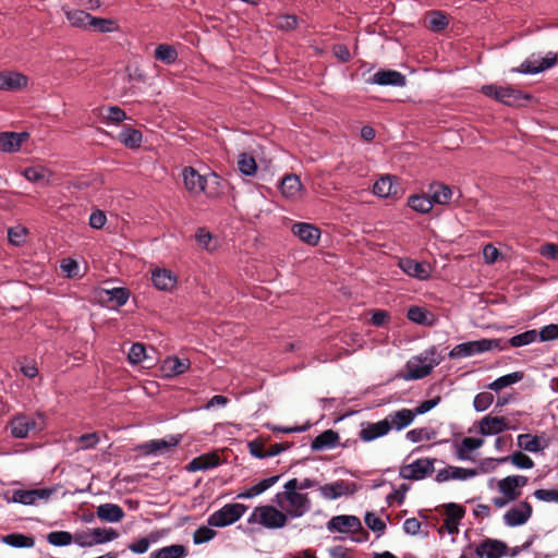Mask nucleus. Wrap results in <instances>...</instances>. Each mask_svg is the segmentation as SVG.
Wrapping results in <instances>:
<instances>
[{"mask_svg":"<svg viewBox=\"0 0 558 558\" xmlns=\"http://www.w3.org/2000/svg\"><path fill=\"white\" fill-rule=\"evenodd\" d=\"M272 502L287 513L288 520L302 518L312 509V500L308 494L295 489L293 481L284 483L283 490L275 495Z\"/></svg>","mask_w":558,"mask_h":558,"instance_id":"nucleus-1","label":"nucleus"},{"mask_svg":"<svg viewBox=\"0 0 558 558\" xmlns=\"http://www.w3.org/2000/svg\"><path fill=\"white\" fill-rule=\"evenodd\" d=\"M182 177L186 190L192 194L205 193L208 197H217L220 194V177L216 173L201 175L193 167H184Z\"/></svg>","mask_w":558,"mask_h":558,"instance_id":"nucleus-2","label":"nucleus"},{"mask_svg":"<svg viewBox=\"0 0 558 558\" xmlns=\"http://www.w3.org/2000/svg\"><path fill=\"white\" fill-rule=\"evenodd\" d=\"M247 522L258 524L269 530L282 529L288 523L287 513L276 505H264L255 507L250 514Z\"/></svg>","mask_w":558,"mask_h":558,"instance_id":"nucleus-3","label":"nucleus"},{"mask_svg":"<svg viewBox=\"0 0 558 558\" xmlns=\"http://www.w3.org/2000/svg\"><path fill=\"white\" fill-rule=\"evenodd\" d=\"M492 350H507V344L502 339H480L457 344L449 352L450 359H463L475 354L488 352Z\"/></svg>","mask_w":558,"mask_h":558,"instance_id":"nucleus-4","label":"nucleus"},{"mask_svg":"<svg viewBox=\"0 0 558 558\" xmlns=\"http://www.w3.org/2000/svg\"><path fill=\"white\" fill-rule=\"evenodd\" d=\"M481 92L485 96L494 98L495 100L507 106H518L522 102V100L530 99L529 95L509 86L489 84L482 86Z\"/></svg>","mask_w":558,"mask_h":558,"instance_id":"nucleus-5","label":"nucleus"},{"mask_svg":"<svg viewBox=\"0 0 558 558\" xmlns=\"http://www.w3.org/2000/svg\"><path fill=\"white\" fill-rule=\"evenodd\" d=\"M434 354L435 349L433 348L429 351H425V356H416L409 360L405 364L407 373L403 375V378L405 380H415L428 376L433 368L439 364L434 359H430V362L427 363L428 355L433 356Z\"/></svg>","mask_w":558,"mask_h":558,"instance_id":"nucleus-6","label":"nucleus"},{"mask_svg":"<svg viewBox=\"0 0 558 558\" xmlns=\"http://www.w3.org/2000/svg\"><path fill=\"white\" fill-rule=\"evenodd\" d=\"M247 510L243 504H228L211 513L207 520L209 526L223 527L235 523Z\"/></svg>","mask_w":558,"mask_h":558,"instance_id":"nucleus-7","label":"nucleus"},{"mask_svg":"<svg viewBox=\"0 0 558 558\" xmlns=\"http://www.w3.org/2000/svg\"><path fill=\"white\" fill-rule=\"evenodd\" d=\"M434 458H421L415 461L404 464L399 469V476L409 481H422L430 476L435 471Z\"/></svg>","mask_w":558,"mask_h":558,"instance_id":"nucleus-8","label":"nucleus"},{"mask_svg":"<svg viewBox=\"0 0 558 558\" xmlns=\"http://www.w3.org/2000/svg\"><path fill=\"white\" fill-rule=\"evenodd\" d=\"M57 493L56 487H41L34 489L13 490L9 501L24 506H36L39 502H47Z\"/></svg>","mask_w":558,"mask_h":558,"instance_id":"nucleus-9","label":"nucleus"},{"mask_svg":"<svg viewBox=\"0 0 558 558\" xmlns=\"http://www.w3.org/2000/svg\"><path fill=\"white\" fill-rule=\"evenodd\" d=\"M557 63L558 52H548L545 57L532 54L512 71L521 74H537L555 66Z\"/></svg>","mask_w":558,"mask_h":558,"instance_id":"nucleus-10","label":"nucleus"},{"mask_svg":"<svg viewBox=\"0 0 558 558\" xmlns=\"http://www.w3.org/2000/svg\"><path fill=\"white\" fill-rule=\"evenodd\" d=\"M529 480L524 475H508L497 482V489L507 499L518 500L522 495V489L526 486Z\"/></svg>","mask_w":558,"mask_h":558,"instance_id":"nucleus-11","label":"nucleus"},{"mask_svg":"<svg viewBox=\"0 0 558 558\" xmlns=\"http://www.w3.org/2000/svg\"><path fill=\"white\" fill-rule=\"evenodd\" d=\"M532 513L533 508L531 504L526 500H523L507 510L502 517V520L504 523L509 527L521 526L530 520Z\"/></svg>","mask_w":558,"mask_h":558,"instance_id":"nucleus-12","label":"nucleus"},{"mask_svg":"<svg viewBox=\"0 0 558 558\" xmlns=\"http://www.w3.org/2000/svg\"><path fill=\"white\" fill-rule=\"evenodd\" d=\"M181 441L180 435H171L168 438L153 439L138 446V449L144 454H162L169 452L172 448L179 445Z\"/></svg>","mask_w":558,"mask_h":558,"instance_id":"nucleus-13","label":"nucleus"},{"mask_svg":"<svg viewBox=\"0 0 558 558\" xmlns=\"http://www.w3.org/2000/svg\"><path fill=\"white\" fill-rule=\"evenodd\" d=\"M354 483H347L344 481H336L318 486V490L323 498L327 500L338 499L345 495H351L355 492Z\"/></svg>","mask_w":558,"mask_h":558,"instance_id":"nucleus-14","label":"nucleus"},{"mask_svg":"<svg viewBox=\"0 0 558 558\" xmlns=\"http://www.w3.org/2000/svg\"><path fill=\"white\" fill-rule=\"evenodd\" d=\"M369 84L380 86H399L407 84L405 75L396 70H379L368 78Z\"/></svg>","mask_w":558,"mask_h":558,"instance_id":"nucleus-15","label":"nucleus"},{"mask_svg":"<svg viewBox=\"0 0 558 558\" xmlns=\"http://www.w3.org/2000/svg\"><path fill=\"white\" fill-rule=\"evenodd\" d=\"M10 432L14 438H26L31 432L36 430V421L25 414L14 416L10 422Z\"/></svg>","mask_w":558,"mask_h":558,"instance_id":"nucleus-16","label":"nucleus"},{"mask_svg":"<svg viewBox=\"0 0 558 558\" xmlns=\"http://www.w3.org/2000/svg\"><path fill=\"white\" fill-rule=\"evenodd\" d=\"M478 474L475 469H464L459 466L449 465L447 468L438 470L435 481L444 483L450 480L466 481Z\"/></svg>","mask_w":558,"mask_h":558,"instance_id":"nucleus-17","label":"nucleus"},{"mask_svg":"<svg viewBox=\"0 0 558 558\" xmlns=\"http://www.w3.org/2000/svg\"><path fill=\"white\" fill-rule=\"evenodd\" d=\"M361 527V521L355 515H336L332 517L327 523V529L329 531H337L340 533L354 532L360 530Z\"/></svg>","mask_w":558,"mask_h":558,"instance_id":"nucleus-18","label":"nucleus"},{"mask_svg":"<svg viewBox=\"0 0 558 558\" xmlns=\"http://www.w3.org/2000/svg\"><path fill=\"white\" fill-rule=\"evenodd\" d=\"M93 112L101 123L107 125H116L128 119L125 111L118 106L98 107Z\"/></svg>","mask_w":558,"mask_h":558,"instance_id":"nucleus-19","label":"nucleus"},{"mask_svg":"<svg viewBox=\"0 0 558 558\" xmlns=\"http://www.w3.org/2000/svg\"><path fill=\"white\" fill-rule=\"evenodd\" d=\"M292 233L307 245L315 246L320 239V230L312 223L296 222L291 228Z\"/></svg>","mask_w":558,"mask_h":558,"instance_id":"nucleus-20","label":"nucleus"},{"mask_svg":"<svg viewBox=\"0 0 558 558\" xmlns=\"http://www.w3.org/2000/svg\"><path fill=\"white\" fill-rule=\"evenodd\" d=\"M398 266L404 274L418 280H427L430 276L427 265L412 258H400Z\"/></svg>","mask_w":558,"mask_h":558,"instance_id":"nucleus-21","label":"nucleus"},{"mask_svg":"<svg viewBox=\"0 0 558 558\" xmlns=\"http://www.w3.org/2000/svg\"><path fill=\"white\" fill-rule=\"evenodd\" d=\"M507 544L498 539H486L475 549L480 558H501L506 555Z\"/></svg>","mask_w":558,"mask_h":558,"instance_id":"nucleus-22","label":"nucleus"},{"mask_svg":"<svg viewBox=\"0 0 558 558\" xmlns=\"http://www.w3.org/2000/svg\"><path fill=\"white\" fill-rule=\"evenodd\" d=\"M415 418V413H413L412 409H401L398 411H393L389 413L385 421L388 422V425L390 426V430H402L405 427L410 426Z\"/></svg>","mask_w":558,"mask_h":558,"instance_id":"nucleus-23","label":"nucleus"},{"mask_svg":"<svg viewBox=\"0 0 558 558\" xmlns=\"http://www.w3.org/2000/svg\"><path fill=\"white\" fill-rule=\"evenodd\" d=\"M151 281L160 291H172L178 282L177 276L169 269L156 268L151 272Z\"/></svg>","mask_w":558,"mask_h":558,"instance_id":"nucleus-24","label":"nucleus"},{"mask_svg":"<svg viewBox=\"0 0 558 558\" xmlns=\"http://www.w3.org/2000/svg\"><path fill=\"white\" fill-rule=\"evenodd\" d=\"M484 444L482 438L465 437L460 442H454V454L459 461L473 460L471 452L481 448Z\"/></svg>","mask_w":558,"mask_h":558,"instance_id":"nucleus-25","label":"nucleus"},{"mask_svg":"<svg viewBox=\"0 0 558 558\" xmlns=\"http://www.w3.org/2000/svg\"><path fill=\"white\" fill-rule=\"evenodd\" d=\"M26 132H2L0 133V150L3 153H15L20 150L22 143L28 138Z\"/></svg>","mask_w":558,"mask_h":558,"instance_id":"nucleus-26","label":"nucleus"},{"mask_svg":"<svg viewBox=\"0 0 558 558\" xmlns=\"http://www.w3.org/2000/svg\"><path fill=\"white\" fill-rule=\"evenodd\" d=\"M389 432L390 426L388 425V422H386L384 418L376 423H368L365 426H363L359 433V437L361 440L368 442L379 437L386 436Z\"/></svg>","mask_w":558,"mask_h":558,"instance_id":"nucleus-27","label":"nucleus"},{"mask_svg":"<svg viewBox=\"0 0 558 558\" xmlns=\"http://www.w3.org/2000/svg\"><path fill=\"white\" fill-rule=\"evenodd\" d=\"M509 429L505 417L486 415L480 423V433L484 436L497 435Z\"/></svg>","mask_w":558,"mask_h":558,"instance_id":"nucleus-28","label":"nucleus"},{"mask_svg":"<svg viewBox=\"0 0 558 558\" xmlns=\"http://www.w3.org/2000/svg\"><path fill=\"white\" fill-rule=\"evenodd\" d=\"M28 78L22 73L4 71L0 72V89L17 90L27 86Z\"/></svg>","mask_w":558,"mask_h":558,"instance_id":"nucleus-29","label":"nucleus"},{"mask_svg":"<svg viewBox=\"0 0 558 558\" xmlns=\"http://www.w3.org/2000/svg\"><path fill=\"white\" fill-rule=\"evenodd\" d=\"M191 367L189 359H180L178 356H168L162 363V372L167 377H175L184 374Z\"/></svg>","mask_w":558,"mask_h":558,"instance_id":"nucleus-30","label":"nucleus"},{"mask_svg":"<svg viewBox=\"0 0 558 558\" xmlns=\"http://www.w3.org/2000/svg\"><path fill=\"white\" fill-rule=\"evenodd\" d=\"M220 464V458L216 452L205 453L194 458L186 465L189 472L207 471Z\"/></svg>","mask_w":558,"mask_h":558,"instance_id":"nucleus-31","label":"nucleus"},{"mask_svg":"<svg viewBox=\"0 0 558 558\" xmlns=\"http://www.w3.org/2000/svg\"><path fill=\"white\" fill-rule=\"evenodd\" d=\"M96 514L98 519L109 523H116L124 518L123 509L117 504H101L97 507Z\"/></svg>","mask_w":558,"mask_h":558,"instance_id":"nucleus-32","label":"nucleus"},{"mask_svg":"<svg viewBox=\"0 0 558 558\" xmlns=\"http://www.w3.org/2000/svg\"><path fill=\"white\" fill-rule=\"evenodd\" d=\"M66 20L72 27L87 29L90 23V14L84 10L70 9L69 7H62Z\"/></svg>","mask_w":558,"mask_h":558,"instance_id":"nucleus-33","label":"nucleus"},{"mask_svg":"<svg viewBox=\"0 0 558 558\" xmlns=\"http://www.w3.org/2000/svg\"><path fill=\"white\" fill-rule=\"evenodd\" d=\"M22 174L27 181L43 185L49 184L52 175L51 171L43 166L25 168Z\"/></svg>","mask_w":558,"mask_h":558,"instance_id":"nucleus-34","label":"nucleus"},{"mask_svg":"<svg viewBox=\"0 0 558 558\" xmlns=\"http://www.w3.org/2000/svg\"><path fill=\"white\" fill-rule=\"evenodd\" d=\"M407 317L410 322L421 326H433L436 320L434 314L417 305H413L408 308Z\"/></svg>","mask_w":558,"mask_h":558,"instance_id":"nucleus-35","label":"nucleus"},{"mask_svg":"<svg viewBox=\"0 0 558 558\" xmlns=\"http://www.w3.org/2000/svg\"><path fill=\"white\" fill-rule=\"evenodd\" d=\"M339 441V435L332 429H327L319 434L311 444L314 451L333 448Z\"/></svg>","mask_w":558,"mask_h":558,"instance_id":"nucleus-36","label":"nucleus"},{"mask_svg":"<svg viewBox=\"0 0 558 558\" xmlns=\"http://www.w3.org/2000/svg\"><path fill=\"white\" fill-rule=\"evenodd\" d=\"M187 549L181 544H173L156 549L150 553L148 558H185Z\"/></svg>","mask_w":558,"mask_h":558,"instance_id":"nucleus-37","label":"nucleus"},{"mask_svg":"<svg viewBox=\"0 0 558 558\" xmlns=\"http://www.w3.org/2000/svg\"><path fill=\"white\" fill-rule=\"evenodd\" d=\"M429 195L433 203L445 205L448 204L452 197L451 189L439 182H434L429 185Z\"/></svg>","mask_w":558,"mask_h":558,"instance_id":"nucleus-38","label":"nucleus"},{"mask_svg":"<svg viewBox=\"0 0 558 558\" xmlns=\"http://www.w3.org/2000/svg\"><path fill=\"white\" fill-rule=\"evenodd\" d=\"M118 140L128 148H138L143 142V134L141 131L128 126L119 133Z\"/></svg>","mask_w":558,"mask_h":558,"instance_id":"nucleus-39","label":"nucleus"},{"mask_svg":"<svg viewBox=\"0 0 558 558\" xmlns=\"http://www.w3.org/2000/svg\"><path fill=\"white\" fill-rule=\"evenodd\" d=\"M302 189V183L296 174H287L280 184V190L283 196L288 198L295 197Z\"/></svg>","mask_w":558,"mask_h":558,"instance_id":"nucleus-40","label":"nucleus"},{"mask_svg":"<svg viewBox=\"0 0 558 558\" xmlns=\"http://www.w3.org/2000/svg\"><path fill=\"white\" fill-rule=\"evenodd\" d=\"M2 542L14 548H32L35 545V538L22 533H11L2 537Z\"/></svg>","mask_w":558,"mask_h":558,"instance_id":"nucleus-41","label":"nucleus"},{"mask_svg":"<svg viewBox=\"0 0 558 558\" xmlns=\"http://www.w3.org/2000/svg\"><path fill=\"white\" fill-rule=\"evenodd\" d=\"M373 193L379 197H389L397 193L390 175L381 177L373 185Z\"/></svg>","mask_w":558,"mask_h":558,"instance_id":"nucleus-42","label":"nucleus"},{"mask_svg":"<svg viewBox=\"0 0 558 558\" xmlns=\"http://www.w3.org/2000/svg\"><path fill=\"white\" fill-rule=\"evenodd\" d=\"M436 436L437 430L432 427L413 428L405 434V438L413 444L433 440Z\"/></svg>","mask_w":558,"mask_h":558,"instance_id":"nucleus-43","label":"nucleus"},{"mask_svg":"<svg viewBox=\"0 0 558 558\" xmlns=\"http://www.w3.org/2000/svg\"><path fill=\"white\" fill-rule=\"evenodd\" d=\"M523 378V373L514 372L504 376L498 377L493 383L488 385V388L494 391H499L506 387L514 385L519 383Z\"/></svg>","mask_w":558,"mask_h":558,"instance_id":"nucleus-44","label":"nucleus"},{"mask_svg":"<svg viewBox=\"0 0 558 558\" xmlns=\"http://www.w3.org/2000/svg\"><path fill=\"white\" fill-rule=\"evenodd\" d=\"M155 58L165 64H173L178 59V51L171 45L161 44L155 49Z\"/></svg>","mask_w":558,"mask_h":558,"instance_id":"nucleus-45","label":"nucleus"},{"mask_svg":"<svg viewBox=\"0 0 558 558\" xmlns=\"http://www.w3.org/2000/svg\"><path fill=\"white\" fill-rule=\"evenodd\" d=\"M433 201L430 195H412L408 199V205L415 211L421 214H427L433 208Z\"/></svg>","mask_w":558,"mask_h":558,"instance_id":"nucleus-46","label":"nucleus"},{"mask_svg":"<svg viewBox=\"0 0 558 558\" xmlns=\"http://www.w3.org/2000/svg\"><path fill=\"white\" fill-rule=\"evenodd\" d=\"M89 21L90 23L88 28L98 31L100 33H112L119 29L117 22L111 19L96 17L90 15Z\"/></svg>","mask_w":558,"mask_h":558,"instance_id":"nucleus-47","label":"nucleus"},{"mask_svg":"<svg viewBox=\"0 0 558 558\" xmlns=\"http://www.w3.org/2000/svg\"><path fill=\"white\" fill-rule=\"evenodd\" d=\"M102 293L107 296L106 300L108 302H111L117 306L124 305L130 298V291L126 288L106 289Z\"/></svg>","mask_w":558,"mask_h":558,"instance_id":"nucleus-48","label":"nucleus"},{"mask_svg":"<svg viewBox=\"0 0 558 558\" xmlns=\"http://www.w3.org/2000/svg\"><path fill=\"white\" fill-rule=\"evenodd\" d=\"M464 514H465L464 508L457 504H448L446 506L445 523H446L449 532H452L450 524L457 525L459 523V521L464 517Z\"/></svg>","mask_w":558,"mask_h":558,"instance_id":"nucleus-49","label":"nucleus"},{"mask_svg":"<svg viewBox=\"0 0 558 558\" xmlns=\"http://www.w3.org/2000/svg\"><path fill=\"white\" fill-rule=\"evenodd\" d=\"M238 168L242 174L252 177L257 171V163L252 155L242 153L239 155Z\"/></svg>","mask_w":558,"mask_h":558,"instance_id":"nucleus-50","label":"nucleus"},{"mask_svg":"<svg viewBox=\"0 0 558 558\" xmlns=\"http://www.w3.org/2000/svg\"><path fill=\"white\" fill-rule=\"evenodd\" d=\"M537 339V331L535 329L526 330L522 333L513 336L508 342H505L508 347L519 348L531 344Z\"/></svg>","mask_w":558,"mask_h":558,"instance_id":"nucleus-51","label":"nucleus"},{"mask_svg":"<svg viewBox=\"0 0 558 558\" xmlns=\"http://www.w3.org/2000/svg\"><path fill=\"white\" fill-rule=\"evenodd\" d=\"M508 461H510L518 469L529 470L534 466L533 460L529 456L522 453L521 451H515L511 456L504 457V458L499 459V462H501V463L508 462Z\"/></svg>","mask_w":558,"mask_h":558,"instance_id":"nucleus-52","label":"nucleus"},{"mask_svg":"<svg viewBox=\"0 0 558 558\" xmlns=\"http://www.w3.org/2000/svg\"><path fill=\"white\" fill-rule=\"evenodd\" d=\"M518 445L520 448L529 451V452H538L543 450V446L541 445V440L537 436H533L531 434H521L518 436Z\"/></svg>","mask_w":558,"mask_h":558,"instance_id":"nucleus-53","label":"nucleus"},{"mask_svg":"<svg viewBox=\"0 0 558 558\" xmlns=\"http://www.w3.org/2000/svg\"><path fill=\"white\" fill-rule=\"evenodd\" d=\"M118 532L113 529L96 527L92 530L93 545L111 542L118 537Z\"/></svg>","mask_w":558,"mask_h":558,"instance_id":"nucleus-54","label":"nucleus"},{"mask_svg":"<svg viewBox=\"0 0 558 558\" xmlns=\"http://www.w3.org/2000/svg\"><path fill=\"white\" fill-rule=\"evenodd\" d=\"M447 16L440 11H433L428 17V28L433 32H441L448 26Z\"/></svg>","mask_w":558,"mask_h":558,"instance_id":"nucleus-55","label":"nucleus"},{"mask_svg":"<svg viewBox=\"0 0 558 558\" xmlns=\"http://www.w3.org/2000/svg\"><path fill=\"white\" fill-rule=\"evenodd\" d=\"M147 359L146 348L141 342H135L130 348L128 360L132 365L140 364Z\"/></svg>","mask_w":558,"mask_h":558,"instance_id":"nucleus-56","label":"nucleus"},{"mask_svg":"<svg viewBox=\"0 0 558 558\" xmlns=\"http://www.w3.org/2000/svg\"><path fill=\"white\" fill-rule=\"evenodd\" d=\"M48 542L53 546H66L72 543L73 536L65 531L51 532L47 536Z\"/></svg>","mask_w":558,"mask_h":558,"instance_id":"nucleus-57","label":"nucleus"},{"mask_svg":"<svg viewBox=\"0 0 558 558\" xmlns=\"http://www.w3.org/2000/svg\"><path fill=\"white\" fill-rule=\"evenodd\" d=\"M216 536V531L209 526L202 525L193 534V543L201 545L211 541Z\"/></svg>","mask_w":558,"mask_h":558,"instance_id":"nucleus-58","label":"nucleus"},{"mask_svg":"<svg viewBox=\"0 0 558 558\" xmlns=\"http://www.w3.org/2000/svg\"><path fill=\"white\" fill-rule=\"evenodd\" d=\"M26 235L27 230L22 226H16L8 230V239L10 243L15 246L22 245L26 240Z\"/></svg>","mask_w":558,"mask_h":558,"instance_id":"nucleus-59","label":"nucleus"},{"mask_svg":"<svg viewBox=\"0 0 558 558\" xmlns=\"http://www.w3.org/2000/svg\"><path fill=\"white\" fill-rule=\"evenodd\" d=\"M274 25L282 31H292L298 26V19L295 15H279L275 19Z\"/></svg>","mask_w":558,"mask_h":558,"instance_id":"nucleus-60","label":"nucleus"},{"mask_svg":"<svg viewBox=\"0 0 558 558\" xmlns=\"http://www.w3.org/2000/svg\"><path fill=\"white\" fill-rule=\"evenodd\" d=\"M494 401V396L490 392H481L474 397L473 405L477 412L487 410Z\"/></svg>","mask_w":558,"mask_h":558,"instance_id":"nucleus-61","label":"nucleus"},{"mask_svg":"<svg viewBox=\"0 0 558 558\" xmlns=\"http://www.w3.org/2000/svg\"><path fill=\"white\" fill-rule=\"evenodd\" d=\"M78 449L87 450L95 448L99 442V436L97 433L84 434L77 438Z\"/></svg>","mask_w":558,"mask_h":558,"instance_id":"nucleus-62","label":"nucleus"},{"mask_svg":"<svg viewBox=\"0 0 558 558\" xmlns=\"http://www.w3.org/2000/svg\"><path fill=\"white\" fill-rule=\"evenodd\" d=\"M365 523L374 532L383 533L386 529V523L373 512L365 514Z\"/></svg>","mask_w":558,"mask_h":558,"instance_id":"nucleus-63","label":"nucleus"},{"mask_svg":"<svg viewBox=\"0 0 558 558\" xmlns=\"http://www.w3.org/2000/svg\"><path fill=\"white\" fill-rule=\"evenodd\" d=\"M537 338L541 341H551L558 339V325L549 324L544 326L539 331H537Z\"/></svg>","mask_w":558,"mask_h":558,"instance_id":"nucleus-64","label":"nucleus"}]
</instances>
